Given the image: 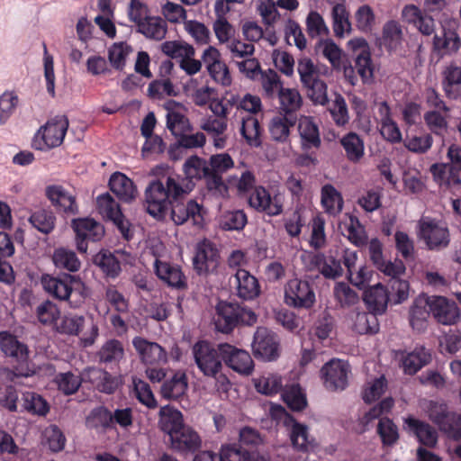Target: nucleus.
<instances>
[{
    "mask_svg": "<svg viewBox=\"0 0 461 461\" xmlns=\"http://www.w3.org/2000/svg\"><path fill=\"white\" fill-rule=\"evenodd\" d=\"M431 360V354L424 347H416L412 351L403 353L402 367L406 375H415Z\"/></svg>",
    "mask_w": 461,
    "mask_h": 461,
    "instance_id": "nucleus-35",
    "label": "nucleus"
},
{
    "mask_svg": "<svg viewBox=\"0 0 461 461\" xmlns=\"http://www.w3.org/2000/svg\"><path fill=\"white\" fill-rule=\"evenodd\" d=\"M185 425L183 414L180 411L169 405L160 408L158 427L169 437L181 429Z\"/></svg>",
    "mask_w": 461,
    "mask_h": 461,
    "instance_id": "nucleus-40",
    "label": "nucleus"
},
{
    "mask_svg": "<svg viewBox=\"0 0 461 461\" xmlns=\"http://www.w3.org/2000/svg\"><path fill=\"white\" fill-rule=\"evenodd\" d=\"M132 51V47L127 42H114L108 49V59L111 66L116 70L122 71L126 65V59Z\"/></svg>",
    "mask_w": 461,
    "mask_h": 461,
    "instance_id": "nucleus-52",
    "label": "nucleus"
},
{
    "mask_svg": "<svg viewBox=\"0 0 461 461\" xmlns=\"http://www.w3.org/2000/svg\"><path fill=\"white\" fill-rule=\"evenodd\" d=\"M296 122L297 115L286 116L280 113L274 116L268 124L271 139L281 143L288 141L291 129L295 126Z\"/></svg>",
    "mask_w": 461,
    "mask_h": 461,
    "instance_id": "nucleus-33",
    "label": "nucleus"
},
{
    "mask_svg": "<svg viewBox=\"0 0 461 461\" xmlns=\"http://www.w3.org/2000/svg\"><path fill=\"white\" fill-rule=\"evenodd\" d=\"M218 251L210 243H203L194 258V268L198 275L213 272L218 266Z\"/></svg>",
    "mask_w": 461,
    "mask_h": 461,
    "instance_id": "nucleus-31",
    "label": "nucleus"
},
{
    "mask_svg": "<svg viewBox=\"0 0 461 461\" xmlns=\"http://www.w3.org/2000/svg\"><path fill=\"white\" fill-rule=\"evenodd\" d=\"M147 39L162 41L167 32V22L159 16H148L137 28Z\"/></svg>",
    "mask_w": 461,
    "mask_h": 461,
    "instance_id": "nucleus-42",
    "label": "nucleus"
},
{
    "mask_svg": "<svg viewBox=\"0 0 461 461\" xmlns=\"http://www.w3.org/2000/svg\"><path fill=\"white\" fill-rule=\"evenodd\" d=\"M355 68L363 83H370L374 78V65L367 49L361 50L355 59Z\"/></svg>",
    "mask_w": 461,
    "mask_h": 461,
    "instance_id": "nucleus-57",
    "label": "nucleus"
},
{
    "mask_svg": "<svg viewBox=\"0 0 461 461\" xmlns=\"http://www.w3.org/2000/svg\"><path fill=\"white\" fill-rule=\"evenodd\" d=\"M206 165V159L192 156L183 165V176L172 174L150 181L145 190L147 212L158 220L170 213L176 225L191 220L193 225L203 227V208L195 200L187 199V195L198 180L204 179L208 189L209 169Z\"/></svg>",
    "mask_w": 461,
    "mask_h": 461,
    "instance_id": "nucleus-1",
    "label": "nucleus"
},
{
    "mask_svg": "<svg viewBox=\"0 0 461 461\" xmlns=\"http://www.w3.org/2000/svg\"><path fill=\"white\" fill-rule=\"evenodd\" d=\"M430 313V297L415 299L409 311V322L412 330L425 331Z\"/></svg>",
    "mask_w": 461,
    "mask_h": 461,
    "instance_id": "nucleus-32",
    "label": "nucleus"
},
{
    "mask_svg": "<svg viewBox=\"0 0 461 461\" xmlns=\"http://www.w3.org/2000/svg\"><path fill=\"white\" fill-rule=\"evenodd\" d=\"M348 161L357 163L365 155V144L363 139L356 132L350 131L340 139Z\"/></svg>",
    "mask_w": 461,
    "mask_h": 461,
    "instance_id": "nucleus-44",
    "label": "nucleus"
},
{
    "mask_svg": "<svg viewBox=\"0 0 461 461\" xmlns=\"http://www.w3.org/2000/svg\"><path fill=\"white\" fill-rule=\"evenodd\" d=\"M448 163H434L429 167L433 180L440 186L459 188L461 186V147L451 144L447 149Z\"/></svg>",
    "mask_w": 461,
    "mask_h": 461,
    "instance_id": "nucleus-5",
    "label": "nucleus"
},
{
    "mask_svg": "<svg viewBox=\"0 0 461 461\" xmlns=\"http://www.w3.org/2000/svg\"><path fill=\"white\" fill-rule=\"evenodd\" d=\"M161 50L171 59H184L185 57L194 56V49L183 41H165L161 45Z\"/></svg>",
    "mask_w": 461,
    "mask_h": 461,
    "instance_id": "nucleus-60",
    "label": "nucleus"
},
{
    "mask_svg": "<svg viewBox=\"0 0 461 461\" xmlns=\"http://www.w3.org/2000/svg\"><path fill=\"white\" fill-rule=\"evenodd\" d=\"M280 103V110L284 115H296L295 113L303 104V98L297 89L281 88L277 95Z\"/></svg>",
    "mask_w": 461,
    "mask_h": 461,
    "instance_id": "nucleus-48",
    "label": "nucleus"
},
{
    "mask_svg": "<svg viewBox=\"0 0 461 461\" xmlns=\"http://www.w3.org/2000/svg\"><path fill=\"white\" fill-rule=\"evenodd\" d=\"M363 300L370 312L381 315L386 311L390 297L386 288L377 284L364 292Z\"/></svg>",
    "mask_w": 461,
    "mask_h": 461,
    "instance_id": "nucleus-34",
    "label": "nucleus"
},
{
    "mask_svg": "<svg viewBox=\"0 0 461 461\" xmlns=\"http://www.w3.org/2000/svg\"><path fill=\"white\" fill-rule=\"evenodd\" d=\"M194 362L204 376L212 377L223 385L229 384L226 375L221 374L222 357L220 344L215 347L207 340H199L192 348Z\"/></svg>",
    "mask_w": 461,
    "mask_h": 461,
    "instance_id": "nucleus-4",
    "label": "nucleus"
},
{
    "mask_svg": "<svg viewBox=\"0 0 461 461\" xmlns=\"http://www.w3.org/2000/svg\"><path fill=\"white\" fill-rule=\"evenodd\" d=\"M23 408L32 414L45 415L49 411L48 402L38 393L25 392L23 393Z\"/></svg>",
    "mask_w": 461,
    "mask_h": 461,
    "instance_id": "nucleus-59",
    "label": "nucleus"
},
{
    "mask_svg": "<svg viewBox=\"0 0 461 461\" xmlns=\"http://www.w3.org/2000/svg\"><path fill=\"white\" fill-rule=\"evenodd\" d=\"M278 342L275 334L265 327H258L252 342L253 354L256 358L272 361L278 357Z\"/></svg>",
    "mask_w": 461,
    "mask_h": 461,
    "instance_id": "nucleus-19",
    "label": "nucleus"
},
{
    "mask_svg": "<svg viewBox=\"0 0 461 461\" xmlns=\"http://www.w3.org/2000/svg\"><path fill=\"white\" fill-rule=\"evenodd\" d=\"M251 208L268 216H278L283 212L284 204L279 195H271L262 185L255 186L248 199Z\"/></svg>",
    "mask_w": 461,
    "mask_h": 461,
    "instance_id": "nucleus-17",
    "label": "nucleus"
},
{
    "mask_svg": "<svg viewBox=\"0 0 461 461\" xmlns=\"http://www.w3.org/2000/svg\"><path fill=\"white\" fill-rule=\"evenodd\" d=\"M298 131L303 149L320 148L321 140L319 128L311 117L303 116L299 120Z\"/></svg>",
    "mask_w": 461,
    "mask_h": 461,
    "instance_id": "nucleus-39",
    "label": "nucleus"
},
{
    "mask_svg": "<svg viewBox=\"0 0 461 461\" xmlns=\"http://www.w3.org/2000/svg\"><path fill=\"white\" fill-rule=\"evenodd\" d=\"M297 72L308 97L316 104L326 105L328 103L327 85L320 78V70L313 61L307 57L299 59Z\"/></svg>",
    "mask_w": 461,
    "mask_h": 461,
    "instance_id": "nucleus-7",
    "label": "nucleus"
},
{
    "mask_svg": "<svg viewBox=\"0 0 461 461\" xmlns=\"http://www.w3.org/2000/svg\"><path fill=\"white\" fill-rule=\"evenodd\" d=\"M96 206L98 212L104 218L113 221L125 240H130L132 238L129 221L125 219L119 203L109 193L97 197Z\"/></svg>",
    "mask_w": 461,
    "mask_h": 461,
    "instance_id": "nucleus-13",
    "label": "nucleus"
},
{
    "mask_svg": "<svg viewBox=\"0 0 461 461\" xmlns=\"http://www.w3.org/2000/svg\"><path fill=\"white\" fill-rule=\"evenodd\" d=\"M346 232L345 236L357 247H362L367 243L366 230L357 216L349 217V222L346 225Z\"/></svg>",
    "mask_w": 461,
    "mask_h": 461,
    "instance_id": "nucleus-61",
    "label": "nucleus"
},
{
    "mask_svg": "<svg viewBox=\"0 0 461 461\" xmlns=\"http://www.w3.org/2000/svg\"><path fill=\"white\" fill-rule=\"evenodd\" d=\"M458 23L450 21L442 25L439 34L433 38V51L440 56L452 55L460 49L461 38L457 32Z\"/></svg>",
    "mask_w": 461,
    "mask_h": 461,
    "instance_id": "nucleus-18",
    "label": "nucleus"
},
{
    "mask_svg": "<svg viewBox=\"0 0 461 461\" xmlns=\"http://www.w3.org/2000/svg\"><path fill=\"white\" fill-rule=\"evenodd\" d=\"M76 233L77 249L80 253H86L88 242H96L104 235V226L91 218H79L72 221Z\"/></svg>",
    "mask_w": 461,
    "mask_h": 461,
    "instance_id": "nucleus-14",
    "label": "nucleus"
},
{
    "mask_svg": "<svg viewBox=\"0 0 461 461\" xmlns=\"http://www.w3.org/2000/svg\"><path fill=\"white\" fill-rule=\"evenodd\" d=\"M45 195L58 212L66 215H76L79 212L76 196L63 185H50L45 189Z\"/></svg>",
    "mask_w": 461,
    "mask_h": 461,
    "instance_id": "nucleus-21",
    "label": "nucleus"
},
{
    "mask_svg": "<svg viewBox=\"0 0 461 461\" xmlns=\"http://www.w3.org/2000/svg\"><path fill=\"white\" fill-rule=\"evenodd\" d=\"M442 88L449 99L456 100L461 97V67L450 64L445 68Z\"/></svg>",
    "mask_w": 461,
    "mask_h": 461,
    "instance_id": "nucleus-41",
    "label": "nucleus"
},
{
    "mask_svg": "<svg viewBox=\"0 0 461 461\" xmlns=\"http://www.w3.org/2000/svg\"><path fill=\"white\" fill-rule=\"evenodd\" d=\"M209 169L208 191L214 196L224 197L228 194L221 175L234 167V161L228 153L212 155L207 160Z\"/></svg>",
    "mask_w": 461,
    "mask_h": 461,
    "instance_id": "nucleus-10",
    "label": "nucleus"
},
{
    "mask_svg": "<svg viewBox=\"0 0 461 461\" xmlns=\"http://www.w3.org/2000/svg\"><path fill=\"white\" fill-rule=\"evenodd\" d=\"M343 198L341 194L330 184L321 188V204L327 213L337 215L343 209Z\"/></svg>",
    "mask_w": 461,
    "mask_h": 461,
    "instance_id": "nucleus-47",
    "label": "nucleus"
},
{
    "mask_svg": "<svg viewBox=\"0 0 461 461\" xmlns=\"http://www.w3.org/2000/svg\"><path fill=\"white\" fill-rule=\"evenodd\" d=\"M228 119L215 118L210 115L202 122L201 128L212 136L213 145L217 149H223L226 146Z\"/></svg>",
    "mask_w": 461,
    "mask_h": 461,
    "instance_id": "nucleus-38",
    "label": "nucleus"
},
{
    "mask_svg": "<svg viewBox=\"0 0 461 461\" xmlns=\"http://www.w3.org/2000/svg\"><path fill=\"white\" fill-rule=\"evenodd\" d=\"M419 238L429 250L439 251L450 242L449 230L446 222L430 217H422L418 221Z\"/></svg>",
    "mask_w": 461,
    "mask_h": 461,
    "instance_id": "nucleus-9",
    "label": "nucleus"
},
{
    "mask_svg": "<svg viewBox=\"0 0 461 461\" xmlns=\"http://www.w3.org/2000/svg\"><path fill=\"white\" fill-rule=\"evenodd\" d=\"M311 265L327 279H336L343 275L341 260L332 256H325L323 253H318L312 256Z\"/></svg>",
    "mask_w": 461,
    "mask_h": 461,
    "instance_id": "nucleus-37",
    "label": "nucleus"
},
{
    "mask_svg": "<svg viewBox=\"0 0 461 461\" xmlns=\"http://www.w3.org/2000/svg\"><path fill=\"white\" fill-rule=\"evenodd\" d=\"M148 95L152 99L160 100L166 96H176V92L169 78H162L149 83Z\"/></svg>",
    "mask_w": 461,
    "mask_h": 461,
    "instance_id": "nucleus-62",
    "label": "nucleus"
},
{
    "mask_svg": "<svg viewBox=\"0 0 461 461\" xmlns=\"http://www.w3.org/2000/svg\"><path fill=\"white\" fill-rule=\"evenodd\" d=\"M188 388V378L185 372L176 371L166 378L160 387V394L164 399L177 401L182 398Z\"/></svg>",
    "mask_w": 461,
    "mask_h": 461,
    "instance_id": "nucleus-30",
    "label": "nucleus"
},
{
    "mask_svg": "<svg viewBox=\"0 0 461 461\" xmlns=\"http://www.w3.org/2000/svg\"><path fill=\"white\" fill-rule=\"evenodd\" d=\"M349 365L339 359H331L321 369L323 384L329 391H342L348 386Z\"/></svg>",
    "mask_w": 461,
    "mask_h": 461,
    "instance_id": "nucleus-15",
    "label": "nucleus"
},
{
    "mask_svg": "<svg viewBox=\"0 0 461 461\" xmlns=\"http://www.w3.org/2000/svg\"><path fill=\"white\" fill-rule=\"evenodd\" d=\"M93 263L99 268L105 280H115L122 273L120 259L108 249H102L95 254Z\"/></svg>",
    "mask_w": 461,
    "mask_h": 461,
    "instance_id": "nucleus-29",
    "label": "nucleus"
},
{
    "mask_svg": "<svg viewBox=\"0 0 461 461\" xmlns=\"http://www.w3.org/2000/svg\"><path fill=\"white\" fill-rule=\"evenodd\" d=\"M132 345L147 366L165 364L167 360L166 350L158 343L150 342L141 337H135Z\"/></svg>",
    "mask_w": 461,
    "mask_h": 461,
    "instance_id": "nucleus-26",
    "label": "nucleus"
},
{
    "mask_svg": "<svg viewBox=\"0 0 461 461\" xmlns=\"http://www.w3.org/2000/svg\"><path fill=\"white\" fill-rule=\"evenodd\" d=\"M258 79L260 80L262 88L267 97L271 98L276 95H278L280 89L284 88L282 86L280 77L271 68L263 71Z\"/></svg>",
    "mask_w": 461,
    "mask_h": 461,
    "instance_id": "nucleus-63",
    "label": "nucleus"
},
{
    "mask_svg": "<svg viewBox=\"0 0 461 461\" xmlns=\"http://www.w3.org/2000/svg\"><path fill=\"white\" fill-rule=\"evenodd\" d=\"M215 326L223 333L231 332L238 325L251 326L257 322V315L250 309L238 303L220 302L216 307Z\"/></svg>",
    "mask_w": 461,
    "mask_h": 461,
    "instance_id": "nucleus-6",
    "label": "nucleus"
},
{
    "mask_svg": "<svg viewBox=\"0 0 461 461\" xmlns=\"http://www.w3.org/2000/svg\"><path fill=\"white\" fill-rule=\"evenodd\" d=\"M285 303L296 309H312L316 303L313 285L298 278L289 280L285 287Z\"/></svg>",
    "mask_w": 461,
    "mask_h": 461,
    "instance_id": "nucleus-12",
    "label": "nucleus"
},
{
    "mask_svg": "<svg viewBox=\"0 0 461 461\" xmlns=\"http://www.w3.org/2000/svg\"><path fill=\"white\" fill-rule=\"evenodd\" d=\"M68 126L66 115L54 116L38 130L33 140V147L39 150L59 147L63 143Z\"/></svg>",
    "mask_w": 461,
    "mask_h": 461,
    "instance_id": "nucleus-8",
    "label": "nucleus"
},
{
    "mask_svg": "<svg viewBox=\"0 0 461 461\" xmlns=\"http://www.w3.org/2000/svg\"><path fill=\"white\" fill-rule=\"evenodd\" d=\"M382 41L389 51L396 50L402 45L403 32L402 27L398 21L390 20L384 24Z\"/></svg>",
    "mask_w": 461,
    "mask_h": 461,
    "instance_id": "nucleus-46",
    "label": "nucleus"
},
{
    "mask_svg": "<svg viewBox=\"0 0 461 461\" xmlns=\"http://www.w3.org/2000/svg\"><path fill=\"white\" fill-rule=\"evenodd\" d=\"M86 426L98 432L112 429L111 411L104 406L94 408L86 418Z\"/></svg>",
    "mask_w": 461,
    "mask_h": 461,
    "instance_id": "nucleus-45",
    "label": "nucleus"
},
{
    "mask_svg": "<svg viewBox=\"0 0 461 461\" xmlns=\"http://www.w3.org/2000/svg\"><path fill=\"white\" fill-rule=\"evenodd\" d=\"M169 440L171 448L182 455L193 454L196 452L202 445V440L198 433L186 425L172 434L171 437H169Z\"/></svg>",
    "mask_w": 461,
    "mask_h": 461,
    "instance_id": "nucleus-23",
    "label": "nucleus"
},
{
    "mask_svg": "<svg viewBox=\"0 0 461 461\" xmlns=\"http://www.w3.org/2000/svg\"><path fill=\"white\" fill-rule=\"evenodd\" d=\"M277 414L284 426L289 430V438L294 449L306 453L315 447V439L310 436L307 425L298 422L281 406L276 410L275 415Z\"/></svg>",
    "mask_w": 461,
    "mask_h": 461,
    "instance_id": "nucleus-11",
    "label": "nucleus"
},
{
    "mask_svg": "<svg viewBox=\"0 0 461 461\" xmlns=\"http://www.w3.org/2000/svg\"><path fill=\"white\" fill-rule=\"evenodd\" d=\"M29 221L39 231L49 234L55 228L56 216L50 209L41 208L31 214Z\"/></svg>",
    "mask_w": 461,
    "mask_h": 461,
    "instance_id": "nucleus-50",
    "label": "nucleus"
},
{
    "mask_svg": "<svg viewBox=\"0 0 461 461\" xmlns=\"http://www.w3.org/2000/svg\"><path fill=\"white\" fill-rule=\"evenodd\" d=\"M109 187L122 202L131 203L136 197L134 183L122 173L115 172L111 176Z\"/></svg>",
    "mask_w": 461,
    "mask_h": 461,
    "instance_id": "nucleus-36",
    "label": "nucleus"
},
{
    "mask_svg": "<svg viewBox=\"0 0 461 461\" xmlns=\"http://www.w3.org/2000/svg\"><path fill=\"white\" fill-rule=\"evenodd\" d=\"M232 285L236 295L244 301L254 300L261 292L258 280L244 268H239L233 275Z\"/></svg>",
    "mask_w": 461,
    "mask_h": 461,
    "instance_id": "nucleus-24",
    "label": "nucleus"
},
{
    "mask_svg": "<svg viewBox=\"0 0 461 461\" xmlns=\"http://www.w3.org/2000/svg\"><path fill=\"white\" fill-rule=\"evenodd\" d=\"M377 434L384 446H393L399 439L397 426L387 417L380 418L377 424Z\"/></svg>",
    "mask_w": 461,
    "mask_h": 461,
    "instance_id": "nucleus-58",
    "label": "nucleus"
},
{
    "mask_svg": "<svg viewBox=\"0 0 461 461\" xmlns=\"http://www.w3.org/2000/svg\"><path fill=\"white\" fill-rule=\"evenodd\" d=\"M220 350L223 362L230 368L240 374H251L254 368V362L248 351L240 349L228 343H221Z\"/></svg>",
    "mask_w": 461,
    "mask_h": 461,
    "instance_id": "nucleus-20",
    "label": "nucleus"
},
{
    "mask_svg": "<svg viewBox=\"0 0 461 461\" xmlns=\"http://www.w3.org/2000/svg\"><path fill=\"white\" fill-rule=\"evenodd\" d=\"M84 380L89 382L97 391L113 394L121 384V379L106 370L98 367H88L84 373Z\"/></svg>",
    "mask_w": 461,
    "mask_h": 461,
    "instance_id": "nucleus-25",
    "label": "nucleus"
},
{
    "mask_svg": "<svg viewBox=\"0 0 461 461\" xmlns=\"http://www.w3.org/2000/svg\"><path fill=\"white\" fill-rule=\"evenodd\" d=\"M43 290L51 297L68 302L71 308L81 307L90 295V289L77 275L61 273L58 276L42 274L40 279Z\"/></svg>",
    "mask_w": 461,
    "mask_h": 461,
    "instance_id": "nucleus-2",
    "label": "nucleus"
},
{
    "mask_svg": "<svg viewBox=\"0 0 461 461\" xmlns=\"http://www.w3.org/2000/svg\"><path fill=\"white\" fill-rule=\"evenodd\" d=\"M240 456L234 448V445H223L221 448L220 455L212 451H203L197 454L194 461H240Z\"/></svg>",
    "mask_w": 461,
    "mask_h": 461,
    "instance_id": "nucleus-55",
    "label": "nucleus"
},
{
    "mask_svg": "<svg viewBox=\"0 0 461 461\" xmlns=\"http://www.w3.org/2000/svg\"><path fill=\"white\" fill-rule=\"evenodd\" d=\"M404 424L416 437L421 446L433 448L437 446L438 436L437 430L428 422L409 416L404 419Z\"/></svg>",
    "mask_w": 461,
    "mask_h": 461,
    "instance_id": "nucleus-28",
    "label": "nucleus"
},
{
    "mask_svg": "<svg viewBox=\"0 0 461 461\" xmlns=\"http://www.w3.org/2000/svg\"><path fill=\"white\" fill-rule=\"evenodd\" d=\"M0 350L12 365L16 376L34 375L35 366L28 345L9 331H0Z\"/></svg>",
    "mask_w": 461,
    "mask_h": 461,
    "instance_id": "nucleus-3",
    "label": "nucleus"
},
{
    "mask_svg": "<svg viewBox=\"0 0 461 461\" xmlns=\"http://www.w3.org/2000/svg\"><path fill=\"white\" fill-rule=\"evenodd\" d=\"M440 431L454 440L461 439V414L451 411L438 426Z\"/></svg>",
    "mask_w": 461,
    "mask_h": 461,
    "instance_id": "nucleus-64",
    "label": "nucleus"
},
{
    "mask_svg": "<svg viewBox=\"0 0 461 461\" xmlns=\"http://www.w3.org/2000/svg\"><path fill=\"white\" fill-rule=\"evenodd\" d=\"M377 315L372 312H357L353 330L358 334H375L379 330Z\"/></svg>",
    "mask_w": 461,
    "mask_h": 461,
    "instance_id": "nucleus-56",
    "label": "nucleus"
},
{
    "mask_svg": "<svg viewBox=\"0 0 461 461\" xmlns=\"http://www.w3.org/2000/svg\"><path fill=\"white\" fill-rule=\"evenodd\" d=\"M35 315L41 324L51 326L60 318V309L54 302L47 299L37 305Z\"/></svg>",
    "mask_w": 461,
    "mask_h": 461,
    "instance_id": "nucleus-51",
    "label": "nucleus"
},
{
    "mask_svg": "<svg viewBox=\"0 0 461 461\" xmlns=\"http://www.w3.org/2000/svg\"><path fill=\"white\" fill-rule=\"evenodd\" d=\"M177 104L170 100L166 104V108L168 110L167 114V127L173 135L179 137L184 132L190 130L189 120L181 113L172 111V107Z\"/></svg>",
    "mask_w": 461,
    "mask_h": 461,
    "instance_id": "nucleus-49",
    "label": "nucleus"
},
{
    "mask_svg": "<svg viewBox=\"0 0 461 461\" xmlns=\"http://www.w3.org/2000/svg\"><path fill=\"white\" fill-rule=\"evenodd\" d=\"M240 133L251 147H259L261 145V127L257 118L249 115L242 120Z\"/></svg>",
    "mask_w": 461,
    "mask_h": 461,
    "instance_id": "nucleus-53",
    "label": "nucleus"
},
{
    "mask_svg": "<svg viewBox=\"0 0 461 461\" xmlns=\"http://www.w3.org/2000/svg\"><path fill=\"white\" fill-rule=\"evenodd\" d=\"M54 266L61 270L76 273L81 268V261L76 252L67 248H57L52 254Z\"/></svg>",
    "mask_w": 461,
    "mask_h": 461,
    "instance_id": "nucleus-43",
    "label": "nucleus"
},
{
    "mask_svg": "<svg viewBox=\"0 0 461 461\" xmlns=\"http://www.w3.org/2000/svg\"><path fill=\"white\" fill-rule=\"evenodd\" d=\"M430 311L434 319L443 325L456 324L461 315L456 303L443 296L430 297Z\"/></svg>",
    "mask_w": 461,
    "mask_h": 461,
    "instance_id": "nucleus-22",
    "label": "nucleus"
},
{
    "mask_svg": "<svg viewBox=\"0 0 461 461\" xmlns=\"http://www.w3.org/2000/svg\"><path fill=\"white\" fill-rule=\"evenodd\" d=\"M331 16L333 21V31L337 37H343L346 32H350L351 23L349 21V13L345 5H337V6H333Z\"/></svg>",
    "mask_w": 461,
    "mask_h": 461,
    "instance_id": "nucleus-54",
    "label": "nucleus"
},
{
    "mask_svg": "<svg viewBox=\"0 0 461 461\" xmlns=\"http://www.w3.org/2000/svg\"><path fill=\"white\" fill-rule=\"evenodd\" d=\"M125 351L122 341L116 339L106 340L95 354L96 361L104 367L113 369L118 367L124 358Z\"/></svg>",
    "mask_w": 461,
    "mask_h": 461,
    "instance_id": "nucleus-27",
    "label": "nucleus"
},
{
    "mask_svg": "<svg viewBox=\"0 0 461 461\" xmlns=\"http://www.w3.org/2000/svg\"><path fill=\"white\" fill-rule=\"evenodd\" d=\"M153 268L156 276L167 286L177 291L187 289V278L177 264L156 258Z\"/></svg>",
    "mask_w": 461,
    "mask_h": 461,
    "instance_id": "nucleus-16",
    "label": "nucleus"
}]
</instances>
